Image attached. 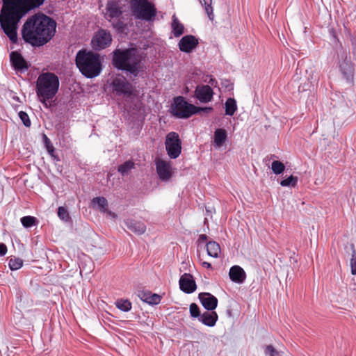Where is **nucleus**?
<instances>
[{
    "instance_id": "nucleus-3",
    "label": "nucleus",
    "mask_w": 356,
    "mask_h": 356,
    "mask_svg": "<svg viewBox=\"0 0 356 356\" xmlns=\"http://www.w3.org/2000/svg\"><path fill=\"white\" fill-rule=\"evenodd\" d=\"M112 65L119 70L125 71L134 77L143 71L142 56L134 47L115 49L113 51Z\"/></svg>"
},
{
    "instance_id": "nucleus-1",
    "label": "nucleus",
    "mask_w": 356,
    "mask_h": 356,
    "mask_svg": "<svg viewBox=\"0 0 356 356\" xmlns=\"http://www.w3.org/2000/svg\"><path fill=\"white\" fill-rule=\"evenodd\" d=\"M45 0H2L0 26L12 44L18 42V24L29 12L41 6Z\"/></svg>"
},
{
    "instance_id": "nucleus-39",
    "label": "nucleus",
    "mask_w": 356,
    "mask_h": 356,
    "mask_svg": "<svg viewBox=\"0 0 356 356\" xmlns=\"http://www.w3.org/2000/svg\"><path fill=\"white\" fill-rule=\"evenodd\" d=\"M264 353L268 356H280V353L271 345L265 347Z\"/></svg>"
},
{
    "instance_id": "nucleus-33",
    "label": "nucleus",
    "mask_w": 356,
    "mask_h": 356,
    "mask_svg": "<svg viewBox=\"0 0 356 356\" xmlns=\"http://www.w3.org/2000/svg\"><path fill=\"white\" fill-rule=\"evenodd\" d=\"M271 169L274 174L280 175L284 171L285 165L280 161H274L271 164Z\"/></svg>"
},
{
    "instance_id": "nucleus-34",
    "label": "nucleus",
    "mask_w": 356,
    "mask_h": 356,
    "mask_svg": "<svg viewBox=\"0 0 356 356\" xmlns=\"http://www.w3.org/2000/svg\"><path fill=\"white\" fill-rule=\"evenodd\" d=\"M298 177H294L293 175L289 176L288 178L283 179L280 181V185L282 186H292L295 187L298 183Z\"/></svg>"
},
{
    "instance_id": "nucleus-19",
    "label": "nucleus",
    "mask_w": 356,
    "mask_h": 356,
    "mask_svg": "<svg viewBox=\"0 0 356 356\" xmlns=\"http://www.w3.org/2000/svg\"><path fill=\"white\" fill-rule=\"evenodd\" d=\"M229 276L232 282L238 284L243 283L246 278L244 270L241 266L236 265L231 267Z\"/></svg>"
},
{
    "instance_id": "nucleus-22",
    "label": "nucleus",
    "mask_w": 356,
    "mask_h": 356,
    "mask_svg": "<svg viewBox=\"0 0 356 356\" xmlns=\"http://www.w3.org/2000/svg\"><path fill=\"white\" fill-rule=\"evenodd\" d=\"M124 224L128 229L137 234H142L146 230V227L144 223L132 219L124 220Z\"/></svg>"
},
{
    "instance_id": "nucleus-27",
    "label": "nucleus",
    "mask_w": 356,
    "mask_h": 356,
    "mask_svg": "<svg viewBox=\"0 0 356 356\" xmlns=\"http://www.w3.org/2000/svg\"><path fill=\"white\" fill-rule=\"evenodd\" d=\"M92 202L93 204H97L99 207L100 212L105 213L107 211L108 202L104 197H97L92 199Z\"/></svg>"
},
{
    "instance_id": "nucleus-40",
    "label": "nucleus",
    "mask_w": 356,
    "mask_h": 356,
    "mask_svg": "<svg viewBox=\"0 0 356 356\" xmlns=\"http://www.w3.org/2000/svg\"><path fill=\"white\" fill-rule=\"evenodd\" d=\"M117 22H114L112 21L113 27L118 32H122L124 30L125 25L124 22L119 19H117Z\"/></svg>"
},
{
    "instance_id": "nucleus-23",
    "label": "nucleus",
    "mask_w": 356,
    "mask_h": 356,
    "mask_svg": "<svg viewBox=\"0 0 356 356\" xmlns=\"http://www.w3.org/2000/svg\"><path fill=\"white\" fill-rule=\"evenodd\" d=\"M227 138V131L224 129H216L214 131L213 143L215 147H220Z\"/></svg>"
},
{
    "instance_id": "nucleus-24",
    "label": "nucleus",
    "mask_w": 356,
    "mask_h": 356,
    "mask_svg": "<svg viewBox=\"0 0 356 356\" xmlns=\"http://www.w3.org/2000/svg\"><path fill=\"white\" fill-rule=\"evenodd\" d=\"M207 252L209 256L218 258L220 253V247L216 241H209L207 243Z\"/></svg>"
},
{
    "instance_id": "nucleus-31",
    "label": "nucleus",
    "mask_w": 356,
    "mask_h": 356,
    "mask_svg": "<svg viewBox=\"0 0 356 356\" xmlns=\"http://www.w3.org/2000/svg\"><path fill=\"white\" fill-rule=\"evenodd\" d=\"M21 223L26 228L31 227L36 225L37 219L31 216H24L21 218Z\"/></svg>"
},
{
    "instance_id": "nucleus-47",
    "label": "nucleus",
    "mask_w": 356,
    "mask_h": 356,
    "mask_svg": "<svg viewBox=\"0 0 356 356\" xmlns=\"http://www.w3.org/2000/svg\"><path fill=\"white\" fill-rule=\"evenodd\" d=\"M45 141H49V138L44 135Z\"/></svg>"
},
{
    "instance_id": "nucleus-8",
    "label": "nucleus",
    "mask_w": 356,
    "mask_h": 356,
    "mask_svg": "<svg viewBox=\"0 0 356 356\" xmlns=\"http://www.w3.org/2000/svg\"><path fill=\"white\" fill-rule=\"evenodd\" d=\"M110 87L113 93L116 96L128 97L131 95L133 92L131 84L123 76L114 77Z\"/></svg>"
},
{
    "instance_id": "nucleus-30",
    "label": "nucleus",
    "mask_w": 356,
    "mask_h": 356,
    "mask_svg": "<svg viewBox=\"0 0 356 356\" xmlns=\"http://www.w3.org/2000/svg\"><path fill=\"white\" fill-rule=\"evenodd\" d=\"M115 305L117 308L124 312H127L131 309V302L129 300H118L115 302Z\"/></svg>"
},
{
    "instance_id": "nucleus-2",
    "label": "nucleus",
    "mask_w": 356,
    "mask_h": 356,
    "mask_svg": "<svg viewBox=\"0 0 356 356\" xmlns=\"http://www.w3.org/2000/svg\"><path fill=\"white\" fill-rule=\"evenodd\" d=\"M56 23L50 17L36 13L24 23L21 33L24 41L32 47H42L54 36Z\"/></svg>"
},
{
    "instance_id": "nucleus-15",
    "label": "nucleus",
    "mask_w": 356,
    "mask_h": 356,
    "mask_svg": "<svg viewBox=\"0 0 356 356\" xmlns=\"http://www.w3.org/2000/svg\"><path fill=\"white\" fill-rule=\"evenodd\" d=\"M198 43V40L194 35H187L181 38L178 46L181 51L190 53L196 48Z\"/></svg>"
},
{
    "instance_id": "nucleus-10",
    "label": "nucleus",
    "mask_w": 356,
    "mask_h": 356,
    "mask_svg": "<svg viewBox=\"0 0 356 356\" xmlns=\"http://www.w3.org/2000/svg\"><path fill=\"white\" fill-rule=\"evenodd\" d=\"M112 42V37L108 31L99 29L93 35L91 45L93 49L100 51L109 47Z\"/></svg>"
},
{
    "instance_id": "nucleus-18",
    "label": "nucleus",
    "mask_w": 356,
    "mask_h": 356,
    "mask_svg": "<svg viewBox=\"0 0 356 356\" xmlns=\"http://www.w3.org/2000/svg\"><path fill=\"white\" fill-rule=\"evenodd\" d=\"M10 62L15 70L25 72L29 65L23 56L17 51H12L10 54Z\"/></svg>"
},
{
    "instance_id": "nucleus-25",
    "label": "nucleus",
    "mask_w": 356,
    "mask_h": 356,
    "mask_svg": "<svg viewBox=\"0 0 356 356\" xmlns=\"http://www.w3.org/2000/svg\"><path fill=\"white\" fill-rule=\"evenodd\" d=\"M171 26L172 32L175 37H179L184 33V25L181 23H180V22L175 15L172 16V22Z\"/></svg>"
},
{
    "instance_id": "nucleus-17",
    "label": "nucleus",
    "mask_w": 356,
    "mask_h": 356,
    "mask_svg": "<svg viewBox=\"0 0 356 356\" xmlns=\"http://www.w3.org/2000/svg\"><path fill=\"white\" fill-rule=\"evenodd\" d=\"M198 298L204 308L208 311H213L217 307V298L209 293H200Z\"/></svg>"
},
{
    "instance_id": "nucleus-29",
    "label": "nucleus",
    "mask_w": 356,
    "mask_h": 356,
    "mask_svg": "<svg viewBox=\"0 0 356 356\" xmlns=\"http://www.w3.org/2000/svg\"><path fill=\"white\" fill-rule=\"evenodd\" d=\"M200 3L204 7L205 12L209 19L213 20L214 15L212 7V0H200Z\"/></svg>"
},
{
    "instance_id": "nucleus-7",
    "label": "nucleus",
    "mask_w": 356,
    "mask_h": 356,
    "mask_svg": "<svg viewBox=\"0 0 356 356\" xmlns=\"http://www.w3.org/2000/svg\"><path fill=\"white\" fill-rule=\"evenodd\" d=\"M197 106L189 104L184 97L178 96L173 99L170 106L172 115L179 119H187L197 113Z\"/></svg>"
},
{
    "instance_id": "nucleus-46",
    "label": "nucleus",
    "mask_w": 356,
    "mask_h": 356,
    "mask_svg": "<svg viewBox=\"0 0 356 356\" xmlns=\"http://www.w3.org/2000/svg\"><path fill=\"white\" fill-rule=\"evenodd\" d=\"M47 149H48V152L50 154V155L53 156H54L53 153L54 152V147L52 146H51V147L47 146Z\"/></svg>"
},
{
    "instance_id": "nucleus-4",
    "label": "nucleus",
    "mask_w": 356,
    "mask_h": 356,
    "mask_svg": "<svg viewBox=\"0 0 356 356\" xmlns=\"http://www.w3.org/2000/svg\"><path fill=\"white\" fill-rule=\"evenodd\" d=\"M59 79L51 72L42 73L36 81V95L39 101L46 108H49V103L56 96L59 88Z\"/></svg>"
},
{
    "instance_id": "nucleus-43",
    "label": "nucleus",
    "mask_w": 356,
    "mask_h": 356,
    "mask_svg": "<svg viewBox=\"0 0 356 356\" xmlns=\"http://www.w3.org/2000/svg\"><path fill=\"white\" fill-rule=\"evenodd\" d=\"M207 240V236L205 234H200L199 236L198 242L199 243H204Z\"/></svg>"
},
{
    "instance_id": "nucleus-14",
    "label": "nucleus",
    "mask_w": 356,
    "mask_h": 356,
    "mask_svg": "<svg viewBox=\"0 0 356 356\" xmlns=\"http://www.w3.org/2000/svg\"><path fill=\"white\" fill-rule=\"evenodd\" d=\"M179 282L180 289L186 293H192L196 290V283L193 275L190 273H184L182 275Z\"/></svg>"
},
{
    "instance_id": "nucleus-21",
    "label": "nucleus",
    "mask_w": 356,
    "mask_h": 356,
    "mask_svg": "<svg viewBox=\"0 0 356 356\" xmlns=\"http://www.w3.org/2000/svg\"><path fill=\"white\" fill-rule=\"evenodd\" d=\"M138 297L141 300L149 305H158L161 300V297L159 295L152 293L149 291H140Z\"/></svg>"
},
{
    "instance_id": "nucleus-35",
    "label": "nucleus",
    "mask_w": 356,
    "mask_h": 356,
    "mask_svg": "<svg viewBox=\"0 0 356 356\" xmlns=\"http://www.w3.org/2000/svg\"><path fill=\"white\" fill-rule=\"evenodd\" d=\"M58 216L60 220L65 222H68L70 220V217L67 209L64 207H59L58 209Z\"/></svg>"
},
{
    "instance_id": "nucleus-32",
    "label": "nucleus",
    "mask_w": 356,
    "mask_h": 356,
    "mask_svg": "<svg viewBox=\"0 0 356 356\" xmlns=\"http://www.w3.org/2000/svg\"><path fill=\"white\" fill-rule=\"evenodd\" d=\"M9 268L11 270H17L22 267L23 260L20 258H10L8 262Z\"/></svg>"
},
{
    "instance_id": "nucleus-45",
    "label": "nucleus",
    "mask_w": 356,
    "mask_h": 356,
    "mask_svg": "<svg viewBox=\"0 0 356 356\" xmlns=\"http://www.w3.org/2000/svg\"><path fill=\"white\" fill-rule=\"evenodd\" d=\"M105 213H106L112 218H117V214L115 213L114 212L111 211H109V210L107 209V211H106Z\"/></svg>"
},
{
    "instance_id": "nucleus-5",
    "label": "nucleus",
    "mask_w": 356,
    "mask_h": 356,
    "mask_svg": "<svg viewBox=\"0 0 356 356\" xmlns=\"http://www.w3.org/2000/svg\"><path fill=\"white\" fill-rule=\"evenodd\" d=\"M76 65L81 73L89 79L97 76L102 70L99 55L84 49L77 52Z\"/></svg>"
},
{
    "instance_id": "nucleus-37",
    "label": "nucleus",
    "mask_w": 356,
    "mask_h": 356,
    "mask_svg": "<svg viewBox=\"0 0 356 356\" xmlns=\"http://www.w3.org/2000/svg\"><path fill=\"white\" fill-rule=\"evenodd\" d=\"M351 248H352V254H351V259L350 261L351 273L353 275H356V252H355L354 245H351Z\"/></svg>"
},
{
    "instance_id": "nucleus-44",
    "label": "nucleus",
    "mask_w": 356,
    "mask_h": 356,
    "mask_svg": "<svg viewBox=\"0 0 356 356\" xmlns=\"http://www.w3.org/2000/svg\"><path fill=\"white\" fill-rule=\"evenodd\" d=\"M202 266L206 268H208V269H211L212 268V266H211V264L209 262H207V261H203L202 262Z\"/></svg>"
},
{
    "instance_id": "nucleus-41",
    "label": "nucleus",
    "mask_w": 356,
    "mask_h": 356,
    "mask_svg": "<svg viewBox=\"0 0 356 356\" xmlns=\"http://www.w3.org/2000/svg\"><path fill=\"white\" fill-rule=\"evenodd\" d=\"M197 113H199L200 112H204L207 113H209L213 111V108L211 107H197Z\"/></svg>"
},
{
    "instance_id": "nucleus-11",
    "label": "nucleus",
    "mask_w": 356,
    "mask_h": 356,
    "mask_svg": "<svg viewBox=\"0 0 356 356\" xmlns=\"http://www.w3.org/2000/svg\"><path fill=\"white\" fill-rule=\"evenodd\" d=\"M124 5L121 0H109L106 6L104 17L109 22L119 19L123 14Z\"/></svg>"
},
{
    "instance_id": "nucleus-16",
    "label": "nucleus",
    "mask_w": 356,
    "mask_h": 356,
    "mask_svg": "<svg viewBox=\"0 0 356 356\" xmlns=\"http://www.w3.org/2000/svg\"><path fill=\"white\" fill-rule=\"evenodd\" d=\"M339 70L347 82L352 83L354 75V67L351 62L350 58L346 57L340 63Z\"/></svg>"
},
{
    "instance_id": "nucleus-36",
    "label": "nucleus",
    "mask_w": 356,
    "mask_h": 356,
    "mask_svg": "<svg viewBox=\"0 0 356 356\" xmlns=\"http://www.w3.org/2000/svg\"><path fill=\"white\" fill-rule=\"evenodd\" d=\"M189 312L190 315L192 318L198 319L200 318V316H201L200 310L199 307L195 303H191L189 307Z\"/></svg>"
},
{
    "instance_id": "nucleus-13",
    "label": "nucleus",
    "mask_w": 356,
    "mask_h": 356,
    "mask_svg": "<svg viewBox=\"0 0 356 356\" xmlns=\"http://www.w3.org/2000/svg\"><path fill=\"white\" fill-rule=\"evenodd\" d=\"M195 97L202 103H208L213 99V91L208 85H199L195 90Z\"/></svg>"
},
{
    "instance_id": "nucleus-6",
    "label": "nucleus",
    "mask_w": 356,
    "mask_h": 356,
    "mask_svg": "<svg viewBox=\"0 0 356 356\" xmlns=\"http://www.w3.org/2000/svg\"><path fill=\"white\" fill-rule=\"evenodd\" d=\"M130 7L132 15L136 19L153 22L157 14L154 4L148 0H132Z\"/></svg>"
},
{
    "instance_id": "nucleus-9",
    "label": "nucleus",
    "mask_w": 356,
    "mask_h": 356,
    "mask_svg": "<svg viewBox=\"0 0 356 356\" xmlns=\"http://www.w3.org/2000/svg\"><path fill=\"white\" fill-rule=\"evenodd\" d=\"M165 145L170 159H175L179 157L181 152V142L177 133L170 132L166 136Z\"/></svg>"
},
{
    "instance_id": "nucleus-38",
    "label": "nucleus",
    "mask_w": 356,
    "mask_h": 356,
    "mask_svg": "<svg viewBox=\"0 0 356 356\" xmlns=\"http://www.w3.org/2000/svg\"><path fill=\"white\" fill-rule=\"evenodd\" d=\"M18 115L25 127H29L31 126V120L29 119L28 114L26 112L20 111L19 112Z\"/></svg>"
},
{
    "instance_id": "nucleus-12",
    "label": "nucleus",
    "mask_w": 356,
    "mask_h": 356,
    "mask_svg": "<svg viewBox=\"0 0 356 356\" xmlns=\"http://www.w3.org/2000/svg\"><path fill=\"white\" fill-rule=\"evenodd\" d=\"M155 165L159 178L163 181H168L172 177V167L170 162L161 159L155 160Z\"/></svg>"
},
{
    "instance_id": "nucleus-20",
    "label": "nucleus",
    "mask_w": 356,
    "mask_h": 356,
    "mask_svg": "<svg viewBox=\"0 0 356 356\" xmlns=\"http://www.w3.org/2000/svg\"><path fill=\"white\" fill-rule=\"evenodd\" d=\"M218 319V316L216 312L207 311L202 314L201 316H200L199 321L207 326L213 327Z\"/></svg>"
},
{
    "instance_id": "nucleus-28",
    "label": "nucleus",
    "mask_w": 356,
    "mask_h": 356,
    "mask_svg": "<svg viewBox=\"0 0 356 356\" xmlns=\"http://www.w3.org/2000/svg\"><path fill=\"white\" fill-rule=\"evenodd\" d=\"M134 163L132 161H127L118 167V172L122 175H127L134 168Z\"/></svg>"
},
{
    "instance_id": "nucleus-26",
    "label": "nucleus",
    "mask_w": 356,
    "mask_h": 356,
    "mask_svg": "<svg viewBox=\"0 0 356 356\" xmlns=\"http://www.w3.org/2000/svg\"><path fill=\"white\" fill-rule=\"evenodd\" d=\"M225 115L232 116L237 110L236 101L234 98H228L225 103Z\"/></svg>"
},
{
    "instance_id": "nucleus-42",
    "label": "nucleus",
    "mask_w": 356,
    "mask_h": 356,
    "mask_svg": "<svg viewBox=\"0 0 356 356\" xmlns=\"http://www.w3.org/2000/svg\"><path fill=\"white\" fill-rule=\"evenodd\" d=\"M7 252V247L4 243H0V256H4Z\"/></svg>"
}]
</instances>
